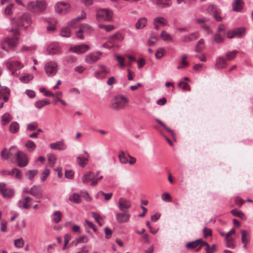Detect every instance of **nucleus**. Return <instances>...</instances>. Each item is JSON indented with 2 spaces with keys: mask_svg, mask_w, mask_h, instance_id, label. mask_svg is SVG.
I'll list each match as a JSON object with an SVG mask.
<instances>
[{
  "mask_svg": "<svg viewBox=\"0 0 253 253\" xmlns=\"http://www.w3.org/2000/svg\"><path fill=\"white\" fill-rule=\"evenodd\" d=\"M24 241L22 238H20L14 241V245L18 248H21L23 247Z\"/></svg>",
  "mask_w": 253,
  "mask_h": 253,
  "instance_id": "obj_54",
  "label": "nucleus"
},
{
  "mask_svg": "<svg viewBox=\"0 0 253 253\" xmlns=\"http://www.w3.org/2000/svg\"><path fill=\"white\" fill-rule=\"evenodd\" d=\"M97 175H95L94 173L92 171H88L84 174L82 178V180L84 184H87L89 182L91 183L94 180L95 177Z\"/></svg>",
  "mask_w": 253,
  "mask_h": 253,
  "instance_id": "obj_21",
  "label": "nucleus"
},
{
  "mask_svg": "<svg viewBox=\"0 0 253 253\" xmlns=\"http://www.w3.org/2000/svg\"><path fill=\"white\" fill-rule=\"evenodd\" d=\"M12 120V117L9 113L4 114L1 118V124L3 126L8 124Z\"/></svg>",
  "mask_w": 253,
  "mask_h": 253,
  "instance_id": "obj_37",
  "label": "nucleus"
},
{
  "mask_svg": "<svg viewBox=\"0 0 253 253\" xmlns=\"http://www.w3.org/2000/svg\"><path fill=\"white\" fill-rule=\"evenodd\" d=\"M116 37H117L116 35H114L112 36L111 37L110 39L108 41V42L104 43L102 45V47L103 48H108V49L112 48L113 46V44L109 45L108 44V42H111V41L115 39Z\"/></svg>",
  "mask_w": 253,
  "mask_h": 253,
  "instance_id": "obj_58",
  "label": "nucleus"
},
{
  "mask_svg": "<svg viewBox=\"0 0 253 253\" xmlns=\"http://www.w3.org/2000/svg\"><path fill=\"white\" fill-rule=\"evenodd\" d=\"M116 59L121 68H124L126 66V64L125 63L124 58L121 55H117L116 57Z\"/></svg>",
  "mask_w": 253,
  "mask_h": 253,
  "instance_id": "obj_57",
  "label": "nucleus"
},
{
  "mask_svg": "<svg viewBox=\"0 0 253 253\" xmlns=\"http://www.w3.org/2000/svg\"><path fill=\"white\" fill-rule=\"evenodd\" d=\"M60 34L63 37L68 38L71 36V31L68 27L62 28L61 29Z\"/></svg>",
  "mask_w": 253,
  "mask_h": 253,
  "instance_id": "obj_41",
  "label": "nucleus"
},
{
  "mask_svg": "<svg viewBox=\"0 0 253 253\" xmlns=\"http://www.w3.org/2000/svg\"><path fill=\"white\" fill-rule=\"evenodd\" d=\"M70 7L68 3L58 2L55 5V10L59 14H64L69 11Z\"/></svg>",
  "mask_w": 253,
  "mask_h": 253,
  "instance_id": "obj_11",
  "label": "nucleus"
},
{
  "mask_svg": "<svg viewBox=\"0 0 253 253\" xmlns=\"http://www.w3.org/2000/svg\"><path fill=\"white\" fill-rule=\"evenodd\" d=\"M0 87L1 88L0 94H1L2 95H9L10 94V90L8 87L5 86H1Z\"/></svg>",
  "mask_w": 253,
  "mask_h": 253,
  "instance_id": "obj_60",
  "label": "nucleus"
},
{
  "mask_svg": "<svg viewBox=\"0 0 253 253\" xmlns=\"http://www.w3.org/2000/svg\"><path fill=\"white\" fill-rule=\"evenodd\" d=\"M147 24V19L146 17H142L139 18L135 24V28L137 30L142 29Z\"/></svg>",
  "mask_w": 253,
  "mask_h": 253,
  "instance_id": "obj_25",
  "label": "nucleus"
},
{
  "mask_svg": "<svg viewBox=\"0 0 253 253\" xmlns=\"http://www.w3.org/2000/svg\"><path fill=\"white\" fill-rule=\"evenodd\" d=\"M33 77L31 74H26L20 77V80L24 83H28L32 80Z\"/></svg>",
  "mask_w": 253,
  "mask_h": 253,
  "instance_id": "obj_52",
  "label": "nucleus"
},
{
  "mask_svg": "<svg viewBox=\"0 0 253 253\" xmlns=\"http://www.w3.org/2000/svg\"><path fill=\"white\" fill-rule=\"evenodd\" d=\"M156 4L162 7H167L169 6L170 2L169 0H156Z\"/></svg>",
  "mask_w": 253,
  "mask_h": 253,
  "instance_id": "obj_49",
  "label": "nucleus"
},
{
  "mask_svg": "<svg viewBox=\"0 0 253 253\" xmlns=\"http://www.w3.org/2000/svg\"><path fill=\"white\" fill-rule=\"evenodd\" d=\"M178 86L179 88L186 91H190V87L189 84L184 81H181L179 82Z\"/></svg>",
  "mask_w": 253,
  "mask_h": 253,
  "instance_id": "obj_43",
  "label": "nucleus"
},
{
  "mask_svg": "<svg viewBox=\"0 0 253 253\" xmlns=\"http://www.w3.org/2000/svg\"><path fill=\"white\" fill-rule=\"evenodd\" d=\"M44 70L48 77H53L58 71V65L55 61L47 62L44 65Z\"/></svg>",
  "mask_w": 253,
  "mask_h": 253,
  "instance_id": "obj_4",
  "label": "nucleus"
},
{
  "mask_svg": "<svg viewBox=\"0 0 253 253\" xmlns=\"http://www.w3.org/2000/svg\"><path fill=\"white\" fill-rule=\"evenodd\" d=\"M88 162V159L84 157H78L77 158V163L82 168L86 166Z\"/></svg>",
  "mask_w": 253,
  "mask_h": 253,
  "instance_id": "obj_31",
  "label": "nucleus"
},
{
  "mask_svg": "<svg viewBox=\"0 0 253 253\" xmlns=\"http://www.w3.org/2000/svg\"><path fill=\"white\" fill-rule=\"evenodd\" d=\"M50 148L54 150L62 151L67 148V145L64 143V139L50 144Z\"/></svg>",
  "mask_w": 253,
  "mask_h": 253,
  "instance_id": "obj_16",
  "label": "nucleus"
},
{
  "mask_svg": "<svg viewBox=\"0 0 253 253\" xmlns=\"http://www.w3.org/2000/svg\"><path fill=\"white\" fill-rule=\"evenodd\" d=\"M91 214L92 217L94 218L95 220L98 223V224L100 226H101L102 224L100 221V220L101 219V217L100 216L99 213L96 212H92Z\"/></svg>",
  "mask_w": 253,
  "mask_h": 253,
  "instance_id": "obj_61",
  "label": "nucleus"
},
{
  "mask_svg": "<svg viewBox=\"0 0 253 253\" xmlns=\"http://www.w3.org/2000/svg\"><path fill=\"white\" fill-rule=\"evenodd\" d=\"M17 165L21 168L26 167L28 164L27 155L23 151L18 150L16 153Z\"/></svg>",
  "mask_w": 253,
  "mask_h": 253,
  "instance_id": "obj_7",
  "label": "nucleus"
},
{
  "mask_svg": "<svg viewBox=\"0 0 253 253\" xmlns=\"http://www.w3.org/2000/svg\"><path fill=\"white\" fill-rule=\"evenodd\" d=\"M38 127V124L36 122H32L27 125V128L28 130H35Z\"/></svg>",
  "mask_w": 253,
  "mask_h": 253,
  "instance_id": "obj_64",
  "label": "nucleus"
},
{
  "mask_svg": "<svg viewBox=\"0 0 253 253\" xmlns=\"http://www.w3.org/2000/svg\"><path fill=\"white\" fill-rule=\"evenodd\" d=\"M98 27L100 29H104L107 32H110L114 29L113 25L99 24Z\"/></svg>",
  "mask_w": 253,
  "mask_h": 253,
  "instance_id": "obj_51",
  "label": "nucleus"
},
{
  "mask_svg": "<svg viewBox=\"0 0 253 253\" xmlns=\"http://www.w3.org/2000/svg\"><path fill=\"white\" fill-rule=\"evenodd\" d=\"M18 206L20 208L24 209H29L31 207V205L21 200L18 201Z\"/></svg>",
  "mask_w": 253,
  "mask_h": 253,
  "instance_id": "obj_55",
  "label": "nucleus"
},
{
  "mask_svg": "<svg viewBox=\"0 0 253 253\" xmlns=\"http://www.w3.org/2000/svg\"><path fill=\"white\" fill-rule=\"evenodd\" d=\"M7 66L12 73L20 70L23 67V65L20 62L17 61L7 62Z\"/></svg>",
  "mask_w": 253,
  "mask_h": 253,
  "instance_id": "obj_18",
  "label": "nucleus"
},
{
  "mask_svg": "<svg viewBox=\"0 0 253 253\" xmlns=\"http://www.w3.org/2000/svg\"><path fill=\"white\" fill-rule=\"evenodd\" d=\"M69 199L70 201L73 202L76 204L79 203L81 202L80 196L79 194L77 193H73L69 197Z\"/></svg>",
  "mask_w": 253,
  "mask_h": 253,
  "instance_id": "obj_45",
  "label": "nucleus"
},
{
  "mask_svg": "<svg viewBox=\"0 0 253 253\" xmlns=\"http://www.w3.org/2000/svg\"><path fill=\"white\" fill-rule=\"evenodd\" d=\"M101 55L100 51L90 53L86 56L85 62L88 64H93L100 58Z\"/></svg>",
  "mask_w": 253,
  "mask_h": 253,
  "instance_id": "obj_12",
  "label": "nucleus"
},
{
  "mask_svg": "<svg viewBox=\"0 0 253 253\" xmlns=\"http://www.w3.org/2000/svg\"><path fill=\"white\" fill-rule=\"evenodd\" d=\"M85 16H86L85 13L84 11H82V14H81V16H79V17H77L76 18L71 20L69 23V26L70 27H73V28L76 27L78 25V22H79V20L80 19H84V18L85 17Z\"/></svg>",
  "mask_w": 253,
  "mask_h": 253,
  "instance_id": "obj_26",
  "label": "nucleus"
},
{
  "mask_svg": "<svg viewBox=\"0 0 253 253\" xmlns=\"http://www.w3.org/2000/svg\"><path fill=\"white\" fill-rule=\"evenodd\" d=\"M9 129L10 132L13 133L18 132L19 129V124L16 122H12L10 125Z\"/></svg>",
  "mask_w": 253,
  "mask_h": 253,
  "instance_id": "obj_38",
  "label": "nucleus"
},
{
  "mask_svg": "<svg viewBox=\"0 0 253 253\" xmlns=\"http://www.w3.org/2000/svg\"><path fill=\"white\" fill-rule=\"evenodd\" d=\"M118 207L121 211L126 212L131 207V204L128 200L121 197L119 199Z\"/></svg>",
  "mask_w": 253,
  "mask_h": 253,
  "instance_id": "obj_13",
  "label": "nucleus"
},
{
  "mask_svg": "<svg viewBox=\"0 0 253 253\" xmlns=\"http://www.w3.org/2000/svg\"><path fill=\"white\" fill-rule=\"evenodd\" d=\"M187 56L186 54H183L181 56V63L179 65L177 66V69H181L187 67L189 66L188 62L186 61Z\"/></svg>",
  "mask_w": 253,
  "mask_h": 253,
  "instance_id": "obj_29",
  "label": "nucleus"
},
{
  "mask_svg": "<svg viewBox=\"0 0 253 253\" xmlns=\"http://www.w3.org/2000/svg\"><path fill=\"white\" fill-rule=\"evenodd\" d=\"M112 193H105L102 191H100L97 193L96 198L100 199L101 197L104 196L106 201H109L112 198Z\"/></svg>",
  "mask_w": 253,
  "mask_h": 253,
  "instance_id": "obj_34",
  "label": "nucleus"
},
{
  "mask_svg": "<svg viewBox=\"0 0 253 253\" xmlns=\"http://www.w3.org/2000/svg\"><path fill=\"white\" fill-rule=\"evenodd\" d=\"M114 100L115 102L112 103V107L117 111L124 108L129 101L128 98L122 94L116 96Z\"/></svg>",
  "mask_w": 253,
  "mask_h": 253,
  "instance_id": "obj_3",
  "label": "nucleus"
},
{
  "mask_svg": "<svg viewBox=\"0 0 253 253\" xmlns=\"http://www.w3.org/2000/svg\"><path fill=\"white\" fill-rule=\"evenodd\" d=\"M38 170L37 169L28 170L25 173L26 177L30 181L34 179V178L36 175L37 174Z\"/></svg>",
  "mask_w": 253,
  "mask_h": 253,
  "instance_id": "obj_33",
  "label": "nucleus"
},
{
  "mask_svg": "<svg viewBox=\"0 0 253 253\" xmlns=\"http://www.w3.org/2000/svg\"><path fill=\"white\" fill-rule=\"evenodd\" d=\"M47 50L51 54H60L62 52L61 48L58 43L53 42L49 45Z\"/></svg>",
  "mask_w": 253,
  "mask_h": 253,
  "instance_id": "obj_17",
  "label": "nucleus"
},
{
  "mask_svg": "<svg viewBox=\"0 0 253 253\" xmlns=\"http://www.w3.org/2000/svg\"><path fill=\"white\" fill-rule=\"evenodd\" d=\"M155 24L158 23L160 25L161 27H164L167 25L168 23V21L163 17L158 16L154 19Z\"/></svg>",
  "mask_w": 253,
  "mask_h": 253,
  "instance_id": "obj_30",
  "label": "nucleus"
},
{
  "mask_svg": "<svg viewBox=\"0 0 253 253\" xmlns=\"http://www.w3.org/2000/svg\"><path fill=\"white\" fill-rule=\"evenodd\" d=\"M31 195L36 198H39L42 196V191L39 185H34L30 188Z\"/></svg>",
  "mask_w": 253,
  "mask_h": 253,
  "instance_id": "obj_20",
  "label": "nucleus"
},
{
  "mask_svg": "<svg viewBox=\"0 0 253 253\" xmlns=\"http://www.w3.org/2000/svg\"><path fill=\"white\" fill-rule=\"evenodd\" d=\"M89 49V46L87 44H82L73 46L70 47L69 50L78 54L85 52Z\"/></svg>",
  "mask_w": 253,
  "mask_h": 253,
  "instance_id": "obj_14",
  "label": "nucleus"
},
{
  "mask_svg": "<svg viewBox=\"0 0 253 253\" xmlns=\"http://www.w3.org/2000/svg\"><path fill=\"white\" fill-rule=\"evenodd\" d=\"M227 66L226 60L223 57H218L216 59L215 66L217 68H224Z\"/></svg>",
  "mask_w": 253,
  "mask_h": 253,
  "instance_id": "obj_24",
  "label": "nucleus"
},
{
  "mask_svg": "<svg viewBox=\"0 0 253 253\" xmlns=\"http://www.w3.org/2000/svg\"><path fill=\"white\" fill-rule=\"evenodd\" d=\"M241 233L242 234L241 240L242 243L244 244V248H247V244L250 242L251 239V236L247 231L245 230H241Z\"/></svg>",
  "mask_w": 253,
  "mask_h": 253,
  "instance_id": "obj_23",
  "label": "nucleus"
},
{
  "mask_svg": "<svg viewBox=\"0 0 253 253\" xmlns=\"http://www.w3.org/2000/svg\"><path fill=\"white\" fill-rule=\"evenodd\" d=\"M245 5L243 0H233L232 3V10L235 12H241Z\"/></svg>",
  "mask_w": 253,
  "mask_h": 253,
  "instance_id": "obj_19",
  "label": "nucleus"
},
{
  "mask_svg": "<svg viewBox=\"0 0 253 253\" xmlns=\"http://www.w3.org/2000/svg\"><path fill=\"white\" fill-rule=\"evenodd\" d=\"M71 236L69 234H66L64 235V246L63 247V250H64L66 246L69 244V242L71 239Z\"/></svg>",
  "mask_w": 253,
  "mask_h": 253,
  "instance_id": "obj_62",
  "label": "nucleus"
},
{
  "mask_svg": "<svg viewBox=\"0 0 253 253\" xmlns=\"http://www.w3.org/2000/svg\"><path fill=\"white\" fill-rule=\"evenodd\" d=\"M61 212L59 211H55L53 213V218L52 219L53 221L55 223H58L61 221Z\"/></svg>",
  "mask_w": 253,
  "mask_h": 253,
  "instance_id": "obj_44",
  "label": "nucleus"
},
{
  "mask_svg": "<svg viewBox=\"0 0 253 253\" xmlns=\"http://www.w3.org/2000/svg\"><path fill=\"white\" fill-rule=\"evenodd\" d=\"M226 247L231 249L235 247V239L232 237L226 236Z\"/></svg>",
  "mask_w": 253,
  "mask_h": 253,
  "instance_id": "obj_35",
  "label": "nucleus"
},
{
  "mask_svg": "<svg viewBox=\"0 0 253 253\" xmlns=\"http://www.w3.org/2000/svg\"><path fill=\"white\" fill-rule=\"evenodd\" d=\"M12 29L10 31L14 33L15 36L5 38L1 43V47L4 50H8L16 46L18 44L20 29L23 28L26 29L32 24L31 16L28 13H24L15 17L11 20Z\"/></svg>",
  "mask_w": 253,
  "mask_h": 253,
  "instance_id": "obj_1",
  "label": "nucleus"
},
{
  "mask_svg": "<svg viewBox=\"0 0 253 253\" xmlns=\"http://www.w3.org/2000/svg\"><path fill=\"white\" fill-rule=\"evenodd\" d=\"M98 66L100 70L95 72L94 77L98 80H103L110 73V69L103 65H99Z\"/></svg>",
  "mask_w": 253,
  "mask_h": 253,
  "instance_id": "obj_9",
  "label": "nucleus"
},
{
  "mask_svg": "<svg viewBox=\"0 0 253 253\" xmlns=\"http://www.w3.org/2000/svg\"><path fill=\"white\" fill-rule=\"evenodd\" d=\"M48 162L51 167H53L56 160V156L54 154H49L47 156Z\"/></svg>",
  "mask_w": 253,
  "mask_h": 253,
  "instance_id": "obj_50",
  "label": "nucleus"
},
{
  "mask_svg": "<svg viewBox=\"0 0 253 253\" xmlns=\"http://www.w3.org/2000/svg\"><path fill=\"white\" fill-rule=\"evenodd\" d=\"M119 158L120 163L126 164L128 163V160L123 151L121 152L119 154Z\"/></svg>",
  "mask_w": 253,
  "mask_h": 253,
  "instance_id": "obj_48",
  "label": "nucleus"
},
{
  "mask_svg": "<svg viewBox=\"0 0 253 253\" xmlns=\"http://www.w3.org/2000/svg\"><path fill=\"white\" fill-rule=\"evenodd\" d=\"M201 242V239H198L194 241L187 243L185 247L188 249H195L199 246Z\"/></svg>",
  "mask_w": 253,
  "mask_h": 253,
  "instance_id": "obj_28",
  "label": "nucleus"
},
{
  "mask_svg": "<svg viewBox=\"0 0 253 253\" xmlns=\"http://www.w3.org/2000/svg\"><path fill=\"white\" fill-rule=\"evenodd\" d=\"M80 244L86 243L88 242L89 239L87 236L85 235L81 236L77 238Z\"/></svg>",
  "mask_w": 253,
  "mask_h": 253,
  "instance_id": "obj_63",
  "label": "nucleus"
},
{
  "mask_svg": "<svg viewBox=\"0 0 253 253\" xmlns=\"http://www.w3.org/2000/svg\"><path fill=\"white\" fill-rule=\"evenodd\" d=\"M47 4L44 0H37L28 2L26 4V8L34 12H42L46 8Z\"/></svg>",
  "mask_w": 253,
  "mask_h": 253,
  "instance_id": "obj_2",
  "label": "nucleus"
},
{
  "mask_svg": "<svg viewBox=\"0 0 253 253\" xmlns=\"http://www.w3.org/2000/svg\"><path fill=\"white\" fill-rule=\"evenodd\" d=\"M50 102L46 99H43L36 102L35 106L39 109H41L43 106L49 104Z\"/></svg>",
  "mask_w": 253,
  "mask_h": 253,
  "instance_id": "obj_42",
  "label": "nucleus"
},
{
  "mask_svg": "<svg viewBox=\"0 0 253 253\" xmlns=\"http://www.w3.org/2000/svg\"><path fill=\"white\" fill-rule=\"evenodd\" d=\"M209 20V19L207 18L203 17L201 18H198L196 19V21L197 23L199 24L201 27L202 28L206 30H209V27L208 26L205 25L204 23L208 21Z\"/></svg>",
  "mask_w": 253,
  "mask_h": 253,
  "instance_id": "obj_36",
  "label": "nucleus"
},
{
  "mask_svg": "<svg viewBox=\"0 0 253 253\" xmlns=\"http://www.w3.org/2000/svg\"><path fill=\"white\" fill-rule=\"evenodd\" d=\"M231 212L235 216L240 217L243 219L245 218V214L242 211L234 209L231 211Z\"/></svg>",
  "mask_w": 253,
  "mask_h": 253,
  "instance_id": "obj_47",
  "label": "nucleus"
},
{
  "mask_svg": "<svg viewBox=\"0 0 253 253\" xmlns=\"http://www.w3.org/2000/svg\"><path fill=\"white\" fill-rule=\"evenodd\" d=\"M199 37V34L198 32H193L189 34V35H185L182 40L183 42H189Z\"/></svg>",
  "mask_w": 253,
  "mask_h": 253,
  "instance_id": "obj_22",
  "label": "nucleus"
},
{
  "mask_svg": "<svg viewBox=\"0 0 253 253\" xmlns=\"http://www.w3.org/2000/svg\"><path fill=\"white\" fill-rule=\"evenodd\" d=\"M161 37L165 42H171L173 40L171 36L165 31L161 32Z\"/></svg>",
  "mask_w": 253,
  "mask_h": 253,
  "instance_id": "obj_40",
  "label": "nucleus"
},
{
  "mask_svg": "<svg viewBox=\"0 0 253 253\" xmlns=\"http://www.w3.org/2000/svg\"><path fill=\"white\" fill-rule=\"evenodd\" d=\"M116 219L119 223H126L128 222L130 215L126 212H116L115 213Z\"/></svg>",
  "mask_w": 253,
  "mask_h": 253,
  "instance_id": "obj_15",
  "label": "nucleus"
},
{
  "mask_svg": "<svg viewBox=\"0 0 253 253\" xmlns=\"http://www.w3.org/2000/svg\"><path fill=\"white\" fill-rule=\"evenodd\" d=\"M239 51L237 50H233L231 51H227L225 53L226 59L229 61L233 60L236 57Z\"/></svg>",
  "mask_w": 253,
  "mask_h": 253,
  "instance_id": "obj_32",
  "label": "nucleus"
},
{
  "mask_svg": "<svg viewBox=\"0 0 253 253\" xmlns=\"http://www.w3.org/2000/svg\"><path fill=\"white\" fill-rule=\"evenodd\" d=\"M25 146L29 152H33L35 151L37 145L36 144L31 140H28L25 142Z\"/></svg>",
  "mask_w": 253,
  "mask_h": 253,
  "instance_id": "obj_27",
  "label": "nucleus"
},
{
  "mask_svg": "<svg viewBox=\"0 0 253 253\" xmlns=\"http://www.w3.org/2000/svg\"><path fill=\"white\" fill-rule=\"evenodd\" d=\"M205 41L203 39H201L198 42L195 51L196 52L201 51L204 47Z\"/></svg>",
  "mask_w": 253,
  "mask_h": 253,
  "instance_id": "obj_46",
  "label": "nucleus"
},
{
  "mask_svg": "<svg viewBox=\"0 0 253 253\" xmlns=\"http://www.w3.org/2000/svg\"><path fill=\"white\" fill-rule=\"evenodd\" d=\"M50 173V171L49 169L47 168L44 169L41 174V181L42 182L45 181L49 175Z\"/></svg>",
  "mask_w": 253,
  "mask_h": 253,
  "instance_id": "obj_39",
  "label": "nucleus"
},
{
  "mask_svg": "<svg viewBox=\"0 0 253 253\" xmlns=\"http://www.w3.org/2000/svg\"><path fill=\"white\" fill-rule=\"evenodd\" d=\"M246 33V29L244 27H240L235 29L232 31H229L227 33V37L229 38H233L235 37H242Z\"/></svg>",
  "mask_w": 253,
  "mask_h": 253,
  "instance_id": "obj_10",
  "label": "nucleus"
},
{
  "mask_svg": "<svg viewBox=\"0 0 253 253\" xmlns=\"http://www.w3.org/2000/svg\"><path fill=\"white\" fill-rule=\"evenodd\" d=\"M98 21H111L112 17V12L108 9H100L96 14Z\"/></svg>",
  "mask_w": 253,
  "mask_h": 253,
  "instance_id": "obj_6",
  "label": "nucleus"
},
{
  "mask_svg": "<svg viewBox=\"0 0 253 253\" xmlns=\"http://www.w3.org/2000/svg\"><path fill=\"white\" fill-rule=\"evenodd\" d=\"M162 199L165 202H171V199L170 194L168 193H164L162 194Z\"/></svg>",
  "mask_w": 253,
  "mask_h": 253,
  "instance_id": "obj_59",
  "label": "nucleus"
},
{
  "mask_svg": "<svg viewBox=\"0 0 253 253\" xmlns=\"http://www.w3.org/2000/svg\"><path fill=\"white\" fill-rule=\"evenodd\" d=\"M0 156L4 160H7L9 158L8 150L6 148L3 149L0 153Z\"/></svg>",
  "mask_w": 253,
  "mask_h": 253,
  "instance_id": "obj_56",
  "label": "nucleus"
},
{
  "mask_svg": "<svg viewBox=\"0 0 253 253\" xmlns=\"http://www.w3.org/2000/svg\"><path fill=\"white\" fill-rule=\"evenodd\" d=\"M0 193L4 198H10L14 195L15 192L11 188H7L5 183L0 182Z\"/></svg>",
  "mask_w": 253,
  "mask_h": 253,
  "instance_id": "obj_8",
  "label": "nucleus"
},
{
  "mask_svg": "<svg viewBox=\"0 0 253 253\" xmlns=\"http://www.w3.org/2000/svg\"><path fill=\"white\" fill-rule=\"evenodd\" d=\"M64 59L68 63H73L77 61L76 57L73 55H67L64 57Z\"/></svg>",
  "mask_w": 253,
  "mask_h": 253,
  "instance_id": "obj_53",
  "label": "nucleus"
},
{
  "mask_svg": "<svg viewBox=\"0 0 253 253\" xmlns=\"http://www.w3.org/2000/svg\"><path fill=\"white\" fill-rule=\"evenodd\" d=\"M207 11L209 14L213 16L215 21L220 22L223 19V17L220 15L221 10L219 6L216 5H210L207 7Z\"/></svg>",
  "mask_w": 253,
  "mask_h": 253,
  "instance_id": "obj_5",
  "label": "nucleus"
}]
</instances>
